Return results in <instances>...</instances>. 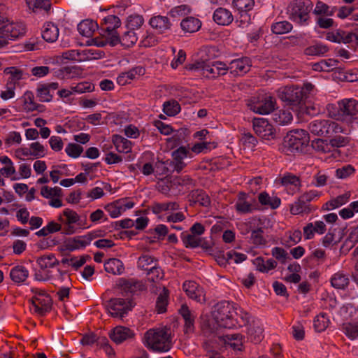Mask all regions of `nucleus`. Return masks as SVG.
Listing matches in <instances>:
<instances>
[{
	"instance_id": "f8f14e48",
	"label": "nucleus",
	"mask_w": 358,
	"mask_h": 358,
	"mask_svg": "<svg viewBox=\"0 0 358 358\" xmlns=\"http://www.w3.org/2000/svg\"><path fill=\"white\" fill-rule=\"evenodd\" d=\"M203 66V75L208 78L215 79L227 73V65L222 62H205Z\"/></svg>"
},
{
	"instance_id": "13d9d810",
	"label": "nucleus",
	"mask_w": 358,
	"mask_h": 358,
	"mask_svg": "<svg viewBox=\"0 0 358 358\" xmlns=\"http://www.w3.org/2000/svg\"><path fill=\"white\" fill-rule=\"evenodd\" d=\"M168 290L164 288L163 292L159 294L156 301V308L158 313H162L166 311L168 304Z\"/></svg>"
},
{
	"instance_id": "1a4fd4ad",
	"label": "nucleus",
	"mask_w": 358,
	"mask_h": 358,
	"mask_svg": "<svg viewBox=\"0 0 358 358\" xmlns=\"http://www.w3.org/2000/svg\"><path fill=\"white\" fill-rule=\"evenodd\" d=\"M358 113V101L354 99H344L338 102L337 113L334 117L341 121L348 120Z\"/></svg>"
},
{
	"instance_id": "7c9ffc66",
	"label": "nucleus",
	"mask_w": 358,
	"mask_h": 358,
	"mask_svg": "<svg viewBox=\"0 0 358 358\" xmlns=\"http://www.w3.org/2000/svg\"><path fill=\"white\" fill-rule=\"evenodd\" d=\"M264 329L259 322H253L248 329V339L254 343H260L264 338Z\"/></svg>"
},
{
	"instance_id": "680f3d73",
	"label": "nucleus",
	"mask_w": 358,
	"mask_h": 358,
	"mask_svg": "<svg viewBox=\"0 0 358 358\" xmlns=\"http://www.w3.org/2000/svg\"><path fill=\"white\" fill-rule=\"evenodd\" d=\"M103 51L95 49H85L83 50L81 59L83 62L92 59H99L104 56Z\"/></svg>"
},
{
	"instance_id": "de8ad7c7",
	"label": "nucleus",
	"mask_w": 358,
	"mask_h": 358,
	"mask_svg": "<svg viewBox=\"0 0 358 358\" xmlns=\"http://www.w3.org/2000/svg\"><path fill=\"white\" fill-rule=\"evenodd\" d=\"M311 211L310 206L305 201L302 202L301 197L292 204L290 207V212L292 215H299L302 213H309Z\"/></svg>"
},
{
	"instance_id": "c85d7f7f",
	"label": "nucleus",
	"mask_w": 358,
	"mask_h": 358,
	"mask_svg": "<svg viewBox=\"0 0 358 358\" xmlns=\"http://www.w3.org/2000/svg\"><path fill=\"white\" fill-rule=\"evenodd\" d=\"M149 208L154 214L159 215L163 212L177 210L180 209V205L176 201L165 203L153 202Z\"/></svg>"
},
{
	"instance_id": "69168bd1",
	"label": "nucleus",
	"mask_w": 358,
	"mask_h": 358,
	"mask_svg": "<svg viewBox=\"0 0 358 358\" xmlns=\"http://www.w3.org/2000/svg\"><path fill=\"white\" fill-rule=\"evenodd\" d=\"M70 89L74 92V94H83L93 92L94 90V85L89 82H83L76 85L71 86Z\"/></svg>"
},
{
	"instance_id": "603ef678",
	"label": "nucleus",
	"mask_w": 358,
	"mask_h": 358,
	"mask_svg": "<svg viewBox=\"0 0 358 358\" xmlns=\"http://www.w3.org/2000/svg\"><path fill=\"white\" fill-rule=\"evenodd\" d=\"M86 262L85 256H82L80 258L76 257H63L60 262L64 266L68 265L72 266L74 270H78Z\"/></svg>"
},
{
	"instance_id": "bf43d9fd",
	"label": "nucleus",
	"mask_w": 358,
	"mask_h": 358,
	"mask_svg": "<svg viewBox=\"0 0 358 358\" xmlns=\"http://www.w3.org/2000/svg\"><path fill=\"white\" fill-rule=\"evenodd\" d=\"M163 111L169 116H175L180 111V106L176 101H169L164 102Z\"/></svg>"
},
{
	"instance_id": "a211bd4d",
	"label": "nucleus",
	"mask_w": 358,
	"mask_h": 358,
	"mask_svg": "<svg viewBox=\"0 0 358 358\" xmlns=\"http://www.w3.org/2000/svg\"><path fill=\"white\" fill-rule=\"evenodd\" d=\"M108 335L114 343L120 344L124 341L132 339L135 334L128 327L117 326L113 328Z\"/></svg>"
},
{
	"instance_id": "72a5a7b5",
	"label": "nucleus",
	"mask_w": 358,
	"mask_h": 358,
	"mask_svg": "<svg viewBox=\"0 0 358 358\" xmlns=\"http://www.w3.org/2000/svg\"><path fill=\"white\" fill-rule=\"evenodd\" d=\"M330 281L332 287L339 289H345L350 283L348 275L343 271H338L334 273L331 276Z\"/></svg>"
},
{
	"instance_id": "c9c22d12",
	"label": "nucleus",
	"mask_w": 358,
	"mask_h": 358,
	"mask_svg": "<svg viewBox=\"0 0 358 358\" xmlns=\"http://www.w3.org/2000/svg\"><path fill=\"white\" fill-rule=\"evenodd\" d=\"M258 201L262 205L268 206L272 209L278 208L281 203L279 197L270 196L266 192H262L258 195Z\"/></svg>"
},
{
	"instance_id": "f257e3e1",
	"label": "nucleus",
	"mask_w": 358,
	"mask_h": 358,
	"mask_svg": "<svg viewBox=\"0 0 358 358\" xmlns=\"http://www.w3.org/2000/svg\"><path fill=\"white\" fill-rule=\"evenodd\" d=\"M120 25L121 21L117 16L110 15L105 17L100 24L99 36L92 39L93 44L98 47L117 45V42L119 41L117 29Z\"/></svg>"
},
{
	"instance_id": "e2e57ef3",
	"label": "nucleus",
	"mask_w": 358,
	"mask_h": 358,
	"mask_svg": "<svg viewBox=\"0 0 358 358\" xmlns=\"http://www.w3.org/2000/svg\"><path fill=\"white\" fill-rule=\"evenodd\" d=\"M157 264L150 267V271H148L147 275L148 280L151 282H155L163 279L164 273L160 267L157 266Z\"/></svg>"
},
{
	"instance_id": "c756f323",
	"label": "nucleus",
	"mask_w": 358,
	"mask_h": 358,
	"mask_svg": "<svg viewBox=\"0 0 358 358\" xmlns=\"http://www.w3.org/2000/svg\"><path fill=\"white\" fill-rule=\"evenodd\" d=\"M59 36V29L52 22H48L44 24L42 29L43 38L49 43L56 41Z\"/></svg>"
},
{
	"instance_id": "8fccbe9b",
	"label": "nucleus",
	"mask_w": 358,
	"mask_h": 358,
	"mask_svg": "<svg viewBox=\"0 0 358 358\" xmlns=\"http://www.w3.org/2000/svg\"><path fill=\"white\" fill-rule=\"evenodd\" d=\"M293 28L292 24L288 21L283 20L273 23L271 25V31L275 34H284L289 32Z\"/></svg>"
},
{
	"instance_id": "4c0bfd02",
	"label": "nucleus",
	"mask_w": 358,
	"mask_h": 358,
	"mask_svg": "<svg viewBox=\"0 0 358 358\" xmlns=\"http://www.w3.org/2000/svg\"><path fill=\"white\" fill-rule=\"evenodd\" d=\"M113 143L119 152L128 153L131 150V142L122 136L113 135Z\"/></svg>"
},
{
	"instance_id": "6e6d98bb",
	"label": "nucleus",
	"mask_w": 358,
	"mask_h": 358,
	"mask_svg": "<svg viewBox=\"0 0 358 358\" xmlns=\"http://www.w3.org/2000/svg\"><path fill=\"white\" fill-rule=\"evenodd\" d=\"M143 17L140 15H131L127 17V28L129 30L134 31L139 29L143 24Z\"/></svg>"
},
{
	"instance_id": "052dcab7",
	"label": "nucleus",
	"mask_w": 358,
	"mask_h": 358,
	"mask_svg": "<svg viewBox=\"0 0 358 358\" xmlns=\"http://www.w3.org/2000/svg\"><path fill=\"white\" fill-rule=\"evenodd\" d=\"M26 3L29 9L34 11L38 9H43L48 11L50 8L49 0H26Z\"/></svg>"
},
{
	"instance_id": "79ce46f5",
	"label": "nucleus",
	"mask_w": 358,
	"mask_h": 358,
	"mask_svg": "<svg viewBox=\"0 0 358 358\" xmlns=\"http://www.w3.org/2000/svg\"><path fill=\"white\" fill-rule=\"evenodd\" d=\"M180 238L183 243V245L187 248H195L199 247V237L189 233L188 231H184L180 234Z\"/></svg>"
},
{
	"instance_id": "37998d69",
	"label": "nucleus",
	"mask_w": 358,
	"mask_h": 358,
	"mask_svg": "<svg viewBox=\"0 0 358 358\" xmlns=\"http://www.w3.org/2000/svg\"><path fill=\"white\" fill-rule=\"evenodd\" d=\"M0 163L4 165L1 169V174L6 178H10L15 173V168L11 159L7 156L0 157Z\"/></svg>"
},
{
	"instance_id": "bb28decb",
	"label": "nucleus",
	"mask_w": 358,
	"mask_h": 358,
	"mask_svg": "<svg viewBox=\"0 0 358 358\" xmlns=\"http://www.w3.org/2000/svg\"><path fill=\"white\" fill-rule=\"evenodd\" d=\"M247 195L244 192L238 194V200L235 204V208L240 213H251L256 210L257 208L255 204H252L246 201Z\"/></svg>"
},
{
	"instance_id": "ea45409f",
	"label": "nucleus",
	"mask_w": 358,
	"mask_h": 358,
	"mask_svg": "<svg viewBox=\"0 0 358 358\" xmlns=\"http://www.w3.org/2000/svg\"><path fill=\"white\" fill-rule=\"evenodd\" d=\"M273 120L278 124L285 125L291 123L293 116L288 110H280L274 112L273 114Z\"/></svg>"
},
{
	"instance_id": "4be33fe9",
	"label": "nucleus",
	"mask_w": 358,
	"mask_h": 358,
	"mask_svg": "<svg viewBox=\"0 0 358 358\" xmlns=\"http://www.w3.org/2000/svg\"><path fill=\"white\" fill-rule=\"evenodd\" d=\"M305 238L307 240L314 237L315 233L323 234L326 230V224L323 221H315L314 222L308 223L303 229Z\"/></svg>"
},
{
	"instance_id": "58836bf2",
	"label": "nucleus",
	"mask_w": 358,
	"mask_h": 358,
	"mask_svg": "<svg viewBox=\"0 0 358 358\" xmlns=\"http://www.w3.org/2000/svg\"><path fill=\"white\" fill-rule=\"evenodd\" d=\"M117 38L119 41L117 42V45L120 43L124 48L133 46L138 41L136 34L134 31L129 29L126 31L121 37L117 34Z\"/></svg>"
},
{
	"instance_id": "e433bc0d",
	"label": "nucleus",
	"mask_w": 358,
	"mask_h": 358,
	"mask_svg": "<svg viewBox=\"0 0 358 358\" xmlns=\"http://www.w3.org/2000/svg\"><path fill=\"white\" fill-rule=\"evenodd\" d=\"M190 201L199 203L202 206L207 207L210 203V199L208 195L202 189H196L189 194Z\"/></svg>"
},
{
	"instance_id": "f704fd0d",
	"label": "nucleus",
	"mask_w": 358,
	"mask_h": 358,
	"mask_svg": "<svg viewBox=\"0 0 358 358\" xmlns=\"http://www.w3.org/2000/svg\"><path fill=\"white\" fill-rule=\"evenodd\" d=\"M226 345H229L235 350H241L243 346V336L240 334H229L222 336Z\"/></svg>"
},
{
	"instance_id": "09e8293b",
	"label": "nucleus",
	"mask_w": 358,
	"mask_h": 358,
	"mask_svg": "<svg viewBox=\"0 0 358 358\" xmlns=\"http://www.w3.org/2000/svg\"><path fill=\"white\" fill-rule=\"evenodd\" d=\"M330 323L329 319L326 313H321L317 315L313 321V326L316 331H324Z\"/></svg>"
},
{
	"instance_id": "9d476101",
	"label": "nucleus",
	"mask_w": 358,
	"mask_h": 358,
	"mask_svg": "<svg viewBox=\"0 0 358 358\" xmlns=\"http://www.w3.org/2000/svg\"><path fill=\"white\" fill-rule=\"evenodd\" d=\"M310 132L316 136H326L332 132L341 131L338 124L329 120H315L308 125Z\"/></svg>"
},
{
	"instance_id": "2eb2a0df",
	"label": "nucleus",
	"mask_w": 358,
	"mask_h": 358,
	"mask_svg": "<svg viewBox=\"0 0 358 358\" xmlns=\"http://www.w3.org/2000/svg\"><path fill=\"white\" fill-rule=\"evenodd\" d=\"M186 294L196 301L203 303L206 301V295L203 289L194 281H185L182 285Z\"/></svg>"
},
{
	"instance_id": "dca6fc26",
	"label": "nucleus",
	"mask_w": 358,
	"mask_h": 358,
	"mask_svg": "<svg viewBox=\"0 0 358 358\" xmlns=\"http://www.w3.org/2000/svg\"><path fill=\"white\" fill-rule=\"evenodd\" d=\"M252 66L251 61L249 57H242L232 60L227 65V71L234 76H243L248 72Z\"/></svg>"
},
{
	"instance_id": "f03ea898",
	"label": "nucleus",
	"mask_w": 358,
	"mask_h": 358,
	"mask_svg": "<svg viewBox=\"0 0 358 358\" xmlns=\"http://www.w3.org/2000/svg\"><path fill=\"white\" fill-rule=\"evenodd\" d=\"M144 338L146 346L153 351L167 352L172 347L171 329L167 327L150 329Z\"/></svg>"
},
{
	"instance_id": "7ed1b4c3",
	"label": "nucleus",
	"mask_w": 358,
	"mask_h": 358,
	"mask_svg": "<svg viewBox=\"0 0 358 358\" xmlns=\"http://www.w3.org/2000/svg\"><path fill=\"white\" fill-rule=\"evenodd\" d=\"M313 4L310 0H293L287 8L288 17L300 26H307Z\"/></svg>"
},
{
	"instance_id": "a19ab883",
	"label": "nucleus",
	"mask_w": 358,
	"mask_h": 358,
	"mask_svg": "<svg viewBox=\"0 0 358 358\" xmlns=\"http://www.w3.org/2000/svg\"><path fill=\"white\" fill-rule=\"evenodd\" d=\"M338 61L334 59H322L313 66L315 71H330L336 68Z\"/></svg>"
},
{
	"instance_id": "774afa93",
	"label": "nucleus",
	"mask_w": 358,
	"mask_h": 358,
	"mask_svg": "<svg viewBox=\"0 0 358 358\" xmlns=\"http://www.w3.org/2000/svg\"><path fill=\"white\" fill-rule=\"evenodd\" d=\"M343 331L349 338L354 339L358 337V323H346L343 325Z\"/></svg>"
},
{
	"instance_id": "5701e85b",
	"label": "nucleus",
	"mask_w": 358,
	"mask_h": 358,
	"mask_svg": "<svg viewBox=\"0 0 358 358\" xmlns=\"http://www.w3.org/2000/svg\"><path fill=\"white\" fill-rule=\"evenodd\" d=\"M29 272L23 265H16L10 271V278L11 280L17 284H23L29 277Z\"/></svg>"
},
{
	"instance_id": "393cba45",
	"label": "nucleus",
	"mask_w": 358,
	"mask_h": 358,
	"mask_svg": "<svg viewBox=\"0 0 358 358\" xmlns=\"http://www.w3.org/2000/svg\"><path fill=\"white\" fill-rule=\"evenodd\" d=\"M145 73V69L141 66H136L128 71L120 73L117 78V83L124 86L136 78V76H141Z\"/></svg>"
},
{
	"instance_id": "cd10ccee",
	"label": "nucleus",
	"mask_w": 358,
	"mask_h": 358,
	"mask_svg": "<svg viewBox=\"0 0 358 358\" xmlns=\"http://www.w3.org/2000/svg\"><path fill=\"white\" fill-rule=\"evenodd\" d=\"M99 29V25L96 22L86 19L78 24V31L83 36L92 37L94 33Z\"/></svg>"
},
{
	"instance_id": "6e6552de",
	"label": "nucleus",
	"mask_w": 358,
	"mask_h": 358,
	"mask_svg": "<svg viewBox=\"0 0 358 358\" xmlns=\"http://www.w3.org/2000/svg\"><path fill=\"white\" fill-rule=\"evenodd\" d=\"M278 96L289 106H297L304 98L303 90L298 86H285L278 90Z\"/></svg>"
},
{
	"instance_id": "f3484780",
	"label": "nucleus",
	"mask_w": 358,
	"mask_h": 358,
	"mask_svg": "<svg viewBox=\"0 0 358 358\" xmlns=\"http://www.w3.org/2000/svg\"><path fill=\"white\" fill-rule=\"evenodd\" d=\"M179 313L182 316L185 324H184V332L185 334H190L194 332L195 326V320L197 317L196 313L190 310L186 304L181 306L179 309Z\"/></svg>"
},
{
	"instance_id": "b1692460",
	"label": "nucleus",
	"mask_w": 358,
	"mask_h": 358,
	"mask_svg": "<svg viewBox=\"0 0 358 358\" xmlns=\"http://www.w3.org/2000/svg\"><path fill=\"white\" fill-rule=\"evenodd\" d=\"M213 18L215 23L222 26L229 25L234 20V16L231 12L222 7L217 8L214 11Z\"/></svg>"
},
{
	"instance_id": "0eeeda50",
	"label": "nucleus",
	"mask_w": 358,
	"mask_h": 358,
	"mask_svg": "<svg viewBox=\"0 0 358 358\" xmlns=\"http://www.w3.org/2000/svg\"><path fill=\"white\" fill-rule=\"evenodd\" d=\"M35 295L31 299L32 309L40 315H44L52 307L50 296L44 290L32 289Z\"/></svg>"
},
{
	"instance_id": "ddd939ff",
	"label": "nucleus",
	"mask_w": 358,
	"mask_h": 358,
	"mask_svg": "<svg viewBox=\"0 0 358 358\" xmlns=\"http://www.w3.org/2000/svg\"><path fill=\"white\" fill-rule=\"evenodd\" d=\"M41 194L48 199L49 205L53 208H60L63 206L61 198L63 196L62 189L59 187H50L43 186L41 189Z\"/></svg>"
},
{
	"instance_id": "a878e982",
	"label": "nucleus",
	"mask_w": 358,
	"mask_h": 358,
	"mask_svg": "<svg viewBox=\"0 0 358 358\" xmlns=\"http://www.w3.org/2000/svg\"><path fill=\"white\" fill-rule=\"evenodd\" d=\"M150 26L159 33L163 34L171 29V23L166 16L157 15L150 18Z\"/></svg>"
},
{
	"instance_id": "3c124183",
	"label": "nucleus",
	"mask_w": 358,
	"mask_h": 358,
	"mask_svg": "<svg viewBox=\"0 0 358 358\" xmlns=\"http://www.w3.org/2000/svg\"><path fill=\"white\" fill-rule=\"evenodd\" d=\"M250 240L252 243L256 246H264L268 243L266 238L264 236V230L262 227L252 230Z\"/></svg>"
},
{
	"instance_id": "9b49d317",
	"label": "nucleus",
	"mask_w": 358,
	"mask_h": 358,
	"mask_svg": "<svg viewBox=\"0 0 358 358\" xmlns=\"http://www.w3.org/2000/svg\"><path fill=\"white\" fill-rule=\"evenodd\" d=\"M252 127L255 134L262 139L270 141L275 138V128L264 118H254Z\"/></svg>"
},
{
	"instance_id": "4d7b16f0",
	"label": "nucleus",
	"mask_w": 358,
	"mask_h": 358,
	"mask_svg": "<svg viewBox=\"0 0 358 358\" xmlns=\"http://www.w3.org/2000/svg\"><path fill=\"white\" fill-rule=\"evenodd\" d=\"M119 285L122 287V290L130 293L134 292L140 287L138 281L134 279L126 280L124 278L120 279Z\"/></svg>"
},
{
	"instance_id": "49530a36",
	"label": "nucleus",
	"mask_w": 358,
	"mask_h": 358,
	"mask_svg": "<svg viewBox=\"0 0 358 358\" xmlns=\"http://www.w3.org/2000/svg\"><path fill=\"white\" fill-rule=\"evenodd\" d=\"M329 48L325 45L320 43H315L307 47L304 50V54L308 56H322L327 52Z\"/></svg>"
},
{
	"instance_id": "0e129e2a",
	"label": "nucleus",
	"mask_w": 358,
	"mask_h": 358,
	"mask_svg": "<svg viewBox=\"0 0 358 358\" xmlns=\"http://www.w3.org/2000/svg\"><path fill=\"white\" fill-rule=\"evenodd\" d=\"M171 182L173 185L184 186L188 188L194 185V180L188 175L173 178Z\"/></svg>"
},
{
	"instance_id": "6ab92c4d",
	"label": "nucleus",
	"mask_w": 358,
	"mask_h": 358,
	"mask_svg": "<svg viewBox=\"0 0 358 358\" xmlns=\"http://www.w3.org/2000/svg\"><path fill=\"white\" fill-rule=\"evenodd\" d=\"M96 237V234L89 233L84 236H78L73 238H70L66 244V249L69 251H73L85 248L87 245H90L91 241Z\"/></svg>"
},
{
	"instance_id": "5fc2aeb1",
	"label": "nucleus",
	"mask_w": 358,
	"mask_h": 358,
	"mask_svg": "<svg viewBox=\"0 0 358 358\" xmlns=\"http://www.w3.org/2000/svg\"><path fill=\"white\" fill-rule=\"evenodd\" d=\"M157 259L155 257L147 254L142 255L138 259V268L148 271H150V267L155 265Z\"/></svg>"
},
{
	"instance_id": "aec40b11",
	"label": "nucleus",
	"mask_w": 358,
	"mask_h": 358,
	"mask_svg": "<svg viewBox=\"0 0 358 358\" xmlns=\"http://www.w3.org/2000/svg\"><path fill=\"white\" fill-rule=\"evenodd\" d=\"M275 105V99L268 96L262 100L253 102L250 105V109L256 113L266 115L271 113Z\"/></svg>"
},
{
	"instance_id": "2f4dec72",
	"label": "nucleus",
	"mask_w": 358,
	"mask_h": 358,
	"mask_svg": "<svg viewBox=\"0 0 358 358\" xmlns=\"http://www.w3.org/2000/svg\"><path fill=\"white\" fill-rule=\"evenodd\" d=\"M201 22L194 17H187L180 22V27L185 33H194L199 30Z\"/></svg>"
},
{
	"instance_id": "20e7f679",
	"label": "nucleus",
	"mask_w": 358,
	"mask_h": 358,
	"mask_svg": "<svg viewBox=\"0 0 358 358\" xmlns=\"http://www.w3.org/2000/svg\"><path fill=\"white\" fill-rule=\"evenodd\" d=\"M308 133L303 129H295L290 131L284 141V147L287 152H303L309 143Z\"/></svg>"
},
{
	"instance_id": "a18cd8bd",
	"label": "nucleus",
	"mask_w": 358,
	"mask_h": 358,
	"mask_svg": "<svg viewBox=\"0 0 358 358\" xmlns=\"http://www.w3.org/2000/svg\"><path fill=\"white\" fill-rule=\"evenodd\" d=\"M36 262L43 270L53 268L59 264V262L55 258L54 255H43L38 257Z\"/></svg>"
},
{
	"instance_id": "338daca9",
	"label": "nucleus",
	"mask_w": 358,
	"mask_h": 358,
	"mask_svg": "<svg viewBox=\"0 0 358 358\" xmlns=\"http://www.w3.org/2000/svg\"><path fill=\"white\" fill-rule=\"evenodd\" d=\"M121 202L117 200L106 205L105 209L113 218L117 217L123 213L121 208Z\"/></svg>"
},
{
	"instance_id": "423d86ee",
	"label": "nucleus",
	"mask_w": 358,
	"mask_h": 358,
	"mask_svg": "<svg viewBox=\"0 0 358 358\" xmlns=\"http://www.w3.org/2000/svg\"><path fill=\"white\" fill-rule=\"evenodd\" d=\"M134 303L122 298L111 299L106 305L109 314L113 317L122 318L134 307Z\"/></svg>"
},
{
	"instance_id": "473e14b6",
	"label": "nucleus",
	"mask_w": 358,
	"mask_h": 358,
	"mask_svg": "<svg viewBox=\"0 0 358 358\" xmlns=\"http://www.w3.org/2000/svg\"><path fill=\"white\" fill-rule=\"evenodd\" d=\"M104 268L107 273L113 275H122L124 272V266L122 262L116 258L109 259L104 263Z\"/></svg>"
},
{
	"instance_id": "4468645a",
	"label": "nucleus",
	"mask_w": 358,
	"mask_h": 358,
	"mask_svg": "<svg viewBox=\"0 0 358 358\" xmlns=\"http://www.w3.org/2000/svg\"><path fill=\"white\" fill-rule=\"evenodd\" d=\"M26 31V27L22 22H10L8 20L5 38L0 40V45L3 46L7 43L8 39H15L23 36Z\"/></svg>"
},
{
	"instance_id": "39448f33",
	"label": "nucleus",
	"mask_w": 358,
	"mask_h": 358,
	"mask_svg": "<svg viewBox=\"0 0 358 358\" xmlns=\"http://www.w3.org/2000/svg\"><path fill=\"white\" fill-rule=\"evenodd\" d=\"M234 306L229 301H221L215 306L213 317L217 324L223 328H232L235 327L234 319ZM238 318L236 319L237 320Z\"/></svg>"
},
{
	"instance_id": "c03bdc74",
	"label": "nucleus",
	"mask_w": 358,
	"mask_h": 358,
	"mask_svg": "<svg viewBox=\"0 0 358 358\" xmlns=\"http://www.w3.org/2000/svg\"><path fill=\"white\" fill-rule=\"evenodd\" d=\"M350 196V194L348 192L342 195H339L336 198L327 202L323 208L327 210L338 208L346 203L348 201Z\"/></svg>"
},
{
	"instance_id": "412c9836",
	"label": "nucleus",
	"mask_w": 358,
	"mask_h": 358,
	"mask_svg": "<svg viewBox=\"0 0 358 358\" xmlns=\"http://www.w3.org/2000/svg\"><path fill=\"white\" fill-rule=\"evenodd\" d=\"M187 157H191V152L185 146H181L172 152L173 160L171 161L175 164L177 173H180L186 166L183 159Z\"/></svg>"
},
{
	"instance_id": "864d4df0",
	"label": "nucleus",
	"mask_w": 358,
	"mask_h": 358,
	"mask_svg": "<svg viewBox=\"0 0 358 358\" xmlns=\"http://www.w3.org/2000/svg\"><path fill=\"white\" fill-rule=\"evenodd\" d=\"M232 6L237 9L239 13H248L255 6L253 0H233Z\"/></svg>"
}]
</instances>
